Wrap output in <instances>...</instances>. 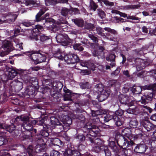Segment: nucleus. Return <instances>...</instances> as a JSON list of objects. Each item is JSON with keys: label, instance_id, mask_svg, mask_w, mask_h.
Returning <instances> with one entry per match:
<instances>
[{"label": "nucleus", "instance_id": "nucleus-1", "mask_svg": "<svg viewBox=\"0 0 156 156\" xmlns=\"http://www.w3.org/2000/svg\"><path fill=\"white\" fill-rule=\"evenodd\" d=\"M28 55L30 60L35 64L44 62L46 58L44 55L34 51L28 52Z\"/></svg>", "mask_w": 156, "mask_h": 156}, {"label": "nucleus", "instance_id": "nucleus-2", "mask_svg": "<svg viewBox=\"0 0 156 156\" xmlns=\"http://www.w3.org/2000/svg\"><path fill=\"white\" fill-rule=\"evenodd\" d=\"M96 87H99L98 90L99 95L98 96V100L101 102L106 99L109 96L110 91L108 90L106 91L103 89V86L101 84L96 85Z\"/></svg>", "mask_w": 156, "mask_h": 156}, {"label": "nucleus", "instance_id": "nucleus-3", "mask_svg": "<svg viewBox=\"0 0 156 156\" xmlns=\"http://www.w3.org/2000/svg\"><path fill=\"white\" fill-rule=\"evenodd\" d=\"M122 134L123 136V138L124 139V143L127 144V146L132 145L133 144V142L131 140V130L129 128H127L124 129L122 132Z\"/></svg>", "mask_w": 156, "mask_h": 156}, {"label": "nucleus", "instance_id": "nucleus-4", "mask_svg": "<svg viewBox=\"0 0 156 156\" xmlns=\"http://www.w3.org/2000/svg\"><path fill=\"white\" fill-rule=\"evenodd\" d=\"M2 43V48L5 51L0 53V56L3 57L8 54L10 51L13 50V44L7 40H5Z\"/></svg>", "mask_w": 156, "mask_h": 156}, {"label": "nucleus", "instance_id": "nucleus-5", "mask_svg": "<svg viewBox=\"0 0 156 156\" xmlns=\"http://www.w3.org/2000/svg\"><path fill=\"white\" fill-rule=\"evenodd\" d=\"M60 120L63 122V127L65 131L69 129V126L72 124V120L67 115L63 116L60 118Z\"/></svg>", "mask_w": 156, "mask_h": 156}, {"label": "nucleus", "instance_id": "nucleus-6", "mask_svg": "<svg viewBox=\"0 0 156 156\" xmlns=\"http://www.w3.org/2000/svg\"><path fill=\"white\" fill-rule=\"evenodd\" d=\"M20 117L22 120L24 122L22 125L23 128L28 131L30 130L33 127L31 124H29L31 122V120L26 116H22Z\"/></svg>", "mask_w": 156, "mask_h": 156}, {"label": "nucleus", "instance_id": "nucleus-7", "mask_svg": "<svg viewBox=\"0 0 156 156\" xmlns=\"http://www.w3.org/2000/svg\"><path fill=\"white\" fill-rule=\"evenodd\" d=\"M43 29V27L39 25H36L35 27L33 29V33L32 36L30 37L31 39H34L37 41L38 40V36L39 32Z\"/></svg>", "mask_w": 156, "mask_h": 156}, {"label": "nucleus", "instance_id": "nucleus-8", "mask_svg": "<svg viewBox=\"0 0 156 156\" xmlns=\"http://www.w3.org/2000/svg\"><path fill=\"white\" fill-rule=\"evenodd\" d=\"M147 149L146 146L144 144L137 145L134 149V151L137 153H143Z\"/></svg>", "mask_w": 156, "mask_h": 156}, {"label": "nucleus", "instance_id": "nucleus-9", "mask_svg": "<svg viewBox=\"0 0 156 156\" xmlns=\"http://www.w3.org/2000/svg\"><path fill=\"white\" fill-rule=\"evenodd\" d=\"M72 56V54H66L63 58L62 56H61L60 57H58V58L59 59H61L62 60H63V59H64L65 61L67 64H69L71 63Z\"/></svg>", "mask_w": 156, "mask_h": 156}, {"label": "nucleus", "instance_id": "nucleus-10", "mask_svg": "<svg viewBox=\"0 0 156 156\" xmlns=\"http://www.w3.org/2000/svg\"><path fill=\"white\" fill-rule=\"evenodd\" d=\"M76 151L69 148L67 149L63 153L65 156H76Z\"/></svg>", "mask_w": 156, "mask_h": 156}, {"label": "nucleus", "instance_id": "nucleus-11", "mask_svg": "<svg viewBox=\"0 0 156 156\" xmlns=\"http://www.w3.org/2000/svg\"><path fill=\"white\" fill-rule=\"evenodd\" d=\"M114 114V113L112 112H109L106 114V115L104 117L105 118L104 120V121L107 122L112 118L113 119V117L115 116H113Z\"/></svg>", "mask_w": 156, "mask_h": 156}, {"label": "nucleus", "instance_id": "nucleus-12", "mask_svg": "<svg viewBox=\"0 0 156 156\" xmlns=\"http://www.w3.org/2000/svg\"><path fill=\"white\" fill-rule=\"evenodd\" d=\"M12 83L15 86L16 88L18 90H20L22 88V83L18 80L13 81Z\"/></svg>", "mask_w": 156, "mask_h": 156}, {"label": "nucleus", "instance_id": "nucleus-13", "mask_svg": "<svg viewBox=\"0 0 156 156\" xmlns=\"http://www.w3.org/2000/svg\"><path fill=\"white\" fill-rule=\"evenodd\" d=\"M41 10L40 12L37 14L36 16V19L37 21L39 22L44 20L42 17H41V16L45 12L46 10Z\"/></svg>", "mask_w": 156, "mask_h": 156}, {"label": "nucleus", "instance_id": "nucleus-14", "mask_svg": "<svg viewBox=\"0 0 156 156\" xmlns=\"http://www.w3.org/2000/svg\"><path fill=\"white\" fill-rule=\"evenodd\" d=\"M17 72L14 69H12L9 71L8 73V76L9 80H12L16 75Z\"/></svg>", "mask_w": 156, "mask_h": 156}, {"label": "nucleus", "instance_id": "nucleus-15", "mask_svg": "<svg viewBox=\"0 0 156 156\" xmlns=\"http://www.w3.org/2000/svg\"><path fill=\"white\" fill-rule=\"evenodd\" d=\"M51 123L52 126L61 125V123L59 122L58 119L54 117H52L51 118Z\"/></svg>", "mask_w": 156, "mask_h": 156}, {"label": "nucleus", "instance_id": "nucleus-16", "mask_svg": "<svg viewBox=\"0 0 156 156\" xmlns=\"http://www.w3.org/2000/svg\"><path fill=\"white\" fill-rule=\"evenodd\" d=\"M120 101L121 103L122 104H128V102L129 101V98L127 96L122 95Z\"/></svg>", "mask_w": 156, "mask_h": 156}, {"label": "nucleus", "instance_id": "nucleus-17", "mask_svg": "<svg viewBox=\"0 0 156 156\" xmlns=\"http://www.w3.org/2000/svg\"><path fill=\"white\" fill-rule=\"evenodd\" d=\"M14 41L16 44L15 45L16 48V49L20 50L23 49L22 44V43H20L19 40L18 39L15 38L14 39Z\"/></svg>", "mask_w": 156, "mask_h": 156}, {"label": "nucleus", "instance_id": "nucleus-18", "mask_svg": "<svg viewBox=\"0 0 156 156\" xmlns=\"http://www.w3.org/2000/svg\"><path fill=\"white\" fill-rule=\"evenodd\" d=\"M138 124V122L135 119H132L129 122V126L132 128L136 127Z\"/></svg>", "mask_w": 156, "mask_h": 156}, {"label": "nucleus", "instance_id": "nucleus-19", "mask_svg": "<svg viewBox=\"0 0 156 156\" xmlns=\"http://www.w3.org/2000/svg\"><path fill=\"white\" fill-rule=\"evenodd\" d=\"M25 4L26 5H35V6H38L40 5V2H35L32 0H27L25 1Z\"/></svg>", "mask_w": 156, "mask_h": 156}, {"label": "nucleus", "instance_id": "nucleus-20", "mask_svg": "<svg viewBox=\"0 0 156 156\" xmlns=\"http://www.w3.org/2000/svg\"><path fill=\"white\" fill-rule=\"evenodd\" d=\"M142 90L141 87L139 86L133 87L132 89V92L136 94H140Z\"/></svg>", "mask_w": 156, "mask_h": 156}, {"label": "nucleus", "instance_id": "nucleus-21", "mask_svg": "<svg viewBox=\"0 0 156 156\" xmlns=\"http://www.w3.org/2000/svg\"><path fill=\"white\" fill-rule=\"evenodd\" d=\"M66 93L69 94H66L64 96V100L65 101H71L72 100L70 96L71 93V91L69 90H67V91H66Z\"/></svg>", "mask_w": 156, "mask_h": 156}, {"label": "nucleus", "instance_id": "nucleus-22", "mask_svg": "<svg viewBox=\"0 0 156 156\" xmlns=\"http://www.w3.org/2000/svg\"><path fill=\"white\" fill-rule=\"evenodd\" d=\"M97 7V5L93 1H90V7L91 10L92 9L94 11H95Z\"/></svg>", "mask_w": 156, "mask_h": 156}, {"label": "nucleus", "instance_id": "nucleus-23", "mask_svg": "<svg viewBox=\"0 0 156 156\" xmlns=\"http://www.w3.org/2000/svg\"><path fill=\"white\" fill-rule=\"evenodd\" d=\"M115 58V56L114 55L112 54L110 55L109 56V57H108L106 58V60H109L111 61L112 62V64L111 65H112V66H114L115 65V63L114 62V59Z\"/></svg>", "mask_w": 156, "mask_h": 156}, {"label": "nucleus", "instance_id": "nucleus-24", "mask_svg": "<svg viewBox=\"0 0 156 156\" xmlns=\"http://www.w3.org/2000/svg\"><path fill=\"white\" fill-rule=\"evenodd\" d=\"M113 119L116 122L115 124L117 126H119L122 124V122L120 121L116 116H115L113 117Z\"/></svg>", "mask_w": 156, "mask_h": 156}, {"label": "nucleus", "instance_id": "nucleus-25", "mask_svg": "<svg viewBox=\"0 0 156 156\" xmlns=\"http://www.w3.org/2000/svg\"><path fill=\"white\" fill-rule=\"evenodd\" d=\"M72 60L71 61V63L73 64L75 62H77L79 61V59L76 55H72Z\"/></svg>", "mask_w": 156, "mask_h": 156}, {"label": "nucleus", "instance_id": "nucleus-26", "mask_svg": "<svg viewBox=\"0 0 156 156\" xmlns=\"http://www.w3.org/2000/svg\"><path fill=\"white\" fill-rule=\"evenodd\" d=\"M74 22L78 26L82 27L83 24V21L80 20H74Z\"/></svg>", "mask_w": 156, "mask_h": 156}, {"label": "nucleus", "instance_id": "nucleus-27", "mask_svg": "<svg viewBox=\"0 0 156 156\" xmlns=\"http://www.w3.org/2000/svg\"><path fill=\"white\" fill-rule=\"evenodd\" d=\"M98 14L101 19L104 18L105 17V13L101 9H98Z\"/></svg>", "mask_w": 156, "mask_h": 156}, {"label": "nucleus", "instance_id": "nucleus-28", "mask_svg": "<svg viewBox=\"0 0 156 156\" xmlns=\"http://www.w3.org/2000/svg\"><path fill=\"white\" fill-rule=\"evenodd\" d=\"M73 48L75 50L79 51H82L83 50V48L79 44H76L73 45Z\"/></svg>", "mask_w": 156, "mask_h": 156}, {"label": "nucleus", "instance_id": "nucleus-29", "mask_svg": "<svg viewBox=\"0 0 156 156\" xmlns=\"http://www.w3.org/2000/svg\"><path fill=\"white\" fill-rule=\"evenodd\" d=\"M45 2L46 5H54L56 3L55 0H45Z\"/></svg>", "mask_w": 156, "mask_h": 156}, {"label": "nucleus", "instance_id": "nucleus-30", "mask_svg": "<svg viewBox=\"0 0 156 156\" xmlns=\"http://www.w3.org/2000/svg\"><path fill=\"white\" fill-rule=\"evenodd\" d=\"M153 96V94L150 93L149 95L147 94H145V95H144V99H145L148 101H151L152 98Z\"/></svg>", "mask_w": 156, "mask_h": 156}, {"label": "nucleus", "instance_id": "nucleus-31", "mask_svg": "<svg viewBox=\"0 0 156 156\" xmlns=\"http://www.w3.org/2000/svg\"><path fill=\"white\" fill-rule=\"evenodd\" d=\"M114 21L115 23H121L125 22L124 20L120 17L118 18L115 17L114 18Z\"/></svg>", "mask_w": 156, "mask_h": 156}, {"label": "nucleus", "instance_id": "nucleus-32", "mask_svg": "<svg viewBox=\"0 0 156 156\" xmlns=\"http://www.w3.org/2000/svg\"><path fill=\"white\" fill-rule=\"evenodd\" d=\"M99 2H103L104 4L106 5L110 6H112L113 5V3L112 2H109L107 0H98Z\"/></svg>", "mask_w": 156, "mask_h": 156}, {"label": "nucleus", "instance_id": "nucleus-33", "mask_svg": "<svg viewBox=\"0 0 156 156\" xmlns=\"http://www.w3.org/2000/svg\"><path fill=\"white\" fill-rule=\"evenodd\" d=\"M15 126L13 124H12L10 126H7L6 128L8 131L10 132H12L15 129Z\"/></svg>", "mask_w": 156, "mask_h": 156}, {"label": "nucleus", "instance_id": "nucleus-34", "mask_svg": "<svg viewBox=\"0 0 156 156\" xmlns=\"http://www.w3.org/2000/svg\"><path fill=\"white\" fill-rule=\"evenodd\" d=\"M104 30L106 31L110 32L114 34H116V31L115 30L112 29L108 27H105L104 28Z\"/></svg>", "mask_w": 156, "mask_h": 156}, {"label": "nucleus", "instance_id": "nucleus-35", "mask_svg": "<svg viewBox=\"0 0 156 156\" xmlns=\"http://www.w3.org/2000/svg\"><path fill=\"white\" fill-rule=\"evenodd\" d=\"M56 38L57 42H60V41H61L63 40V36L62 34H58L56 36Z\"/></svg>", "mask_w": 156, "mask_h": 156}, {"label": "nucleus", "instance_id": "nucleus-36", "mask_svg": "<svg viewBox=\"0 0 156 156\" xmlns=\"http://www.w3.org/2000/svg\"><path fill=\"white\" fill-rule=\"evenodd\" d=\"M69 10L66 8L63 9L61 11V14L64 16H66Z\"/></svg>", "mask_w": 156, "mask_h": 156}, {"label": "nucleus", "instance_id": "nucleus-37", "mask_svg": "<svg viewBox=\"0 0 156 156\" xmlns=\"http://www.w3.org/2000/svg\"><path fill=\"white\" fill-rule=\"evenodd\" d=\"M50 156H59V153L56 151H53L51 152Z\"/></svg>", "mask_w": 156, "mask_h": 156}, {"label": "nucleus", "instance_id": "nucleus-38", "mask_svg": "<svg viewBox=\"0 0 156 156\" xmlns=\"http://www.w3.org/2000/svg\"><path fill=\"white\" fill-rule=\"evenodd\" d=\"M123 113V111L121 109H118L115 112V114L116 115H118L119 116H121Z\"/></svg>", "mask_w": 156, "mask_h": 156}, {"label": "nucleus", "instance_id": "nucleus-39", "mask_svg": "<svg viewBox=\"0 0 156 156\" xmlns=\"http://www.w3.org/2000/svg\"><path fill=\"white\" fill-rule=\"evenodd\" d=\"M135 111V109H133L130 108H129L126 110L127 112L129 114H134Z\"/></svg>", "mask_w": 156, "mask_h": 156}, {"label": "nucleus", "instance_id": "nucleus-40", "mask_svg": "<svg viewBox=\"0 0 156 156\" xmlns=\"http://www.w3.org/2000/svg\"><path fill=\"white\" fill-rule=\"evenodd\" d=\"M55 22V20L49 18L48 19H46L45 20V23H53Z\"/></svg>", "mask_w": 156, "mask_h": 156}, {"label": "nucleus", "instance_id": "nucleus-41", "mask_svg": "<svg viewBox=\"0 0 156 156\" xmlns=\"http://www.w3.org/2000/svg\"><path fill=\"white\" fill-rule=\"evenodd\" d=\"M81 73L83 75H89L90 74V72L87 70H84L81 71Z\"/></svg>", "mask_w": 156, "mask_h": 156}, {"label": "nucleus", "instance_id": "nucleus-42", "mask_svg": "<svg viewBox=\"0 0 156 156\" xmlns=\"http://www.w3.org/2000/svg\"><path fill=\"white\" fill-rule=\"evenodd\" d=\"M48 39V37L44 35H41L40 37V40L42 41H44Z\"/></svg>", "mask_w": 156, "mask_h": 156}, {"label": "nucleus", "instance_id": "nucleus-43", "mask_svg": "<svg viewBox=\"0 0 156 156\" xmlns=\"http://www.w3.org/2000/svg\"><path fill=\"white\" fill-rule=\"evenodd\" d=\"M80 65L83 66H87L88 67V62L86 61H82L80 62Z\"/></svg>", "mask_w": 156, "mask_h": 156}, {"label": "nucleus", "instance_id": "nucleus-44", "mask_svg": "<svg viewBox=\"0 0 156 156\" xmlns=\"http://www.w3.org/2000/svg\"><path fill=\"white\" fill-rule=\"evenodd\" d=\"M22 24L23 25L27 27H29L31 25L30 23L29 22H24L22 23Z\"/></svg>", "mask_w": 156, "mask_h": 156}, {"label": "nucleus", "instance_id": "nucleus-45", "mask_svg": "<svg viewBox=\"0 0 156 156\" xmlns=\"http://www.w3.org/2000/svg\"><path fill=\"white\" fill-rule=\"evenodd\" d=\"M44 123V120L43 119H41L40 121H37V122H36V121H33V123H37L40 125H41L43 124Z\"/></svg>", "mask_w": 156, "mask_h": 156}, {"label": "nucleus", "instance_id": "nucleus-46", "mask_svg": "<svg viewBox=\"0 0 156 156\" xmlns=\"http://www.w3.org/2000/svg\"><path fill=\"white\" fill-rule=\"evenodd\" d=\"M5 139L3 137L0 136V146L3 144Z\"/></svg>", "mask_w": 156, "mask_h": 156}, {"label": "nucleus", "instance_id": "nucleus-47", "mask_svg": "<svg viewBox=\"0 0 156 156\" xmlns=\"http://www.w3.org/2000/svg\"><path fill=\"white\" fill-rule=\"evenodd\" d=\"M127 18L128 19H130L135 20H138L139 18L137 17H136L134 16H130L129 17H127Z\"/></svg>", "mask_w": 156, "mask_h": 156}, {"label": "nucleus", "instance_id": "nucleus-48", "mask_svg": "<svg viewBox=\"0 0 156 156\" xmlns=\"http://www.w3.org/2000/svg\"><path fill=\"white\" fill-rule=\"evenodd\" d=\"M118 14L120 16L124 17H125L127 16V15L126 14L121 12L119 11V12L118 13Z\"/></svg>", "mask_w": 156, "mask_h": 156}, {"label": "nucleus", "instance_id": "nucleus-49", "mask_svg": "<svg viewBox=\"0 0 156 156\" xmlns=\"http://www.w3.org/2000/svg\"><path fill=\"white\" fill-rule=\"evenodd\" d=\"M41 135L44 137H46L48 136V133L46 131H44L41 134Z\"/></svg>", "mask_w": 156, "mask_h": 156}, {"label": "nucleus", "instance_id": "nucleus-50", "mask_svg": "<svg viewBox=\"0 0 156 156\" xmlns=\"http://www.w3.org/2000/svg\"><path fill=\"white\" fill-rule=\"evenodd\" d=\"M142 31L143 32L145 33H147L148 30L147 28L145 26H144L142 28Z\"/></svg>", "mask_w": 156, "mask_h": 156}, {"label": "nucleus", "instance_id": "nucleus-51", "mask_svg": "<svg viewBox=\"0 0 156 156\" xmlns=\"http://www.w3.org/2000/svg\"><path fill=\"white\" fill-rule=\"evenodd\" d=\"M143 88L144 89H147V90H150L151 89H152L153 90H154V87H152V88L148 86H145L143 87Z\"/></svg>", "mask_w": 156, "mask_h": 156}, {"label": "nucleus", "instance_id": "nucleus-52", "mask_svg": "<svg viewBox=\"0 0 156 156\" xmlns=\"http://www.w3.org/2000/svg\"><path fill=\"white\" fill-rule=\"evenodd\" d=\"M151 119L153 121H156V114H155L151 117Z\"/></svg>", "mask_w": 156, "mask_h": 156}, {"label": "nucleus", "instance_id": "nucleus-53", "mask_svg": "<svg viewBox=\"0 0 156 156\" xmlns=\"http://www.w3.org/2000/svg\"><path fill=\"white\" fill-rule=\"evenodd\" d=\"M144 108H146L147 110H148L150 113L151 112L152 110L150 108L148 107L147 106H144Z\"/></svg>", "mask_w": 156, "mask_h": 156}, {"label": "nucleus", "instance_id": "nucleus-54", "mask_svg": "<svg viewBox=\"0 0 156 156\" xmlns=\"http://www.w3.org/2000/svg\"><path fill=\"white\" fill-rule=\"evenodd\" d=\"M90 65L91 66H92V67L90 68L91 70L93 71L95 70V66L93 64H91Z\"/></svg>", "mask_w": 156, "mask_h": 156}, {"label": "nucleus", "instance_id": "nucleus-55", "mask_svg": "<svg viewBox=\"0 0 156 156\" xmlns=\"http://www.w3.org/2000/svg\"><path fill=\"white\" fill-rule=\"evenodd\" d=\"M116 81L115 80H112L110 81V83L111 85L113 84L116 83Z\"/></svg>", "mask_w": 156, "mask_h": 156}, {"label": "nucleus", "instance_id": "nucleus-56", "mask_svg": "<svg viewBox=\"0 0 156 156\" xmlns=\"http://www.w3.org/2000/svg\"><path fill=\"white\" fill-rule=\"evenodd\" d=\"M119 12V11L116 10H112L111 12L113 13H115L118 14Z\"/></svg>", "mask_w": 156, "mask_h": 156}, {"label": "nucleus", "instance_id": "nucleus-57", "mask_svg": "<svg viewBox=\"0 0 156 156\" xmlns=\"http://www.w3.org/2000/svg\"><path fill=\"white\" fill-rule=\"evenodd\" d=\"M60 3H66L67 2L68 0H59Z\"/></svg>", "mask_w": 156, "mask_h": 156}, {"label": "nucleus", "instance_id": "nucleus-58", "mask_svg": "<svg viewBox=\"0 0 156 156\" xmlns=\"http://www.w3.org/2000/svg\"><path fill=\"white\" fill-rule=\"evenodd\" d=\"M20 31L19 30L17 29L16 30H15L14 31V33H15L14 36H16V35H17V34H16L19 33L20 32Z\"/></svg>", "mask_w": 156, "mask_h": 156}, {"label": "nucleus", "instance_id": "nucleus-59", "mask_svg": "<svg viewBox=\"0 0 156 156\" xmlns=\"http://www.w3.org/2000/svg\"><path fill=\"white\" fill-rule=\"evenodd\" d=\"M55 141L56 142H57V143H60L61 145L62 144V141L61 140H60L59 139H56Z\"/></svg>", "mask_w": 156, "mask_h": 156}, {"label": "nucleus", "instance_id": "nucleus-60", "mask_svg": "<svg viewBox=\"0 0 156 156\" xmlns=\"http://www.w3.org/2000/svg\"><path fill=\"white\" fill-rule=\"evenodd\" d=\"M143 15L144 16H147L149 15V14L148 12H142Z\"/></svg>", "mask_w": 156, "mask_h": 156}, {"label": "nucleus", "instance_id": "nucleus-61", "mask_svg": "<svg viewBox=\"0 0 156 156\" xmlns=\"http://www.w3.org/2000/svg\"><path fill=\"white\" fill-rule=\"evenodd\" d=\"M31 69L33 70L37 71L38 69L36 67H31L30 68V69Z\"/></svg>", "mask_w": 156, "mask_h": 156}, {"label": "nucleus", "instance_id": "nucleus-62", "mask_svg": "<svg viewBox=\"0 0 156 156\" xmlns=\"http://www.w3.org/2000/svg\"><path fill=\"white\" fill-rule=\"evenodd\" d=\"M154 31L155 32H156V31L155 30V29L153 30H149V33L151 34V35H152V34H153V32Z\"/></svg>", "mask_w": 156, "mask_h": 156}, {"label": "nucleus", "instance_id": "nucleus-63", "mask_svg": "<svg viewBox=\"0 0 156 156\" xmlns=\"http://www.w3.org/2000/svg\"><path fill=\"white\" fill-rule=\"evenodd\" d=\"M140 6L139 5H134L132 6V8L133 9L138 8L140 7Z\"/></svg>", "mask_w": 156, "mask_h": 156}, {"label": "nucleus", "instance_id": "nucleus-64", "mask_svg": "<svg viewBox=\"0 0 156 156\" xmlns=\"http://www.w3.org/2000/svg\"><path fill=\"white\" fill-rule=\"evenodd\" d=\"M123 73L124 75L127 76L128 74V72L127 70L125 71H123Z\"/></svg>", "mask_w": 156, "mask_h": 156}]
</instances>
